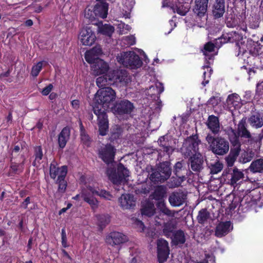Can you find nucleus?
<instances>
[{"mask_svg": "<svg viewBox=\"0 0 263 263\" xmlns=\"http://www.w3.org/2000/svg\"><path fill=\"white\" fill-rule=\"evenodd\" d=\"M228 138L231 144L230 153L225 158L228 167H232L241 151V146L248 147L257 142V140L248 129L247 118L243 117L238 122L236 129L230 127Z\"/></svg>", "mask_w": 263, "mask_h": 263, "instance_id": "f257e3e1", "label": "nucleus"}, {"mask_svg": "<svg viewBox=\"0 0 263 263\" xmlns=\"http://www.w3.org/2000/svg\"><path fill=\"white\" fill-rule=\"evenodd\" d=\"M209 148L212 152L217 156H223L227 154L230 149L229 142L221 136L215 137L208 134L205 137Z\"/></svg>", "mask_w": 263, "mask_h": 263, "instance_id": "f03ea898", "label": "nucleus"}, {"mask_svg": "<svg viewBox=\"0 0 263 263\" xmlns=\"http://www.w3.org/2000/svg\"><path fill=\"white\" fill-rule=\"evenodd\" d=\"M116 98V92L111 87L102 88L95 95L93 106H100L104 109H108L110 103Z\"/></svg>", "mask_w": 263, "mask_h": 263, "instance_id": "7ed1b4c3", "label": "nucleus"}, {"mask_svg": "<svg viewBox=\"0 0 263 263\" xmlns=\"http://www.w3.org/2000/svg\"><path fill=\"white\" fill-rule=\"evenodd\" d=\"M201 141L197 134L192 135L184 139L180 152L184 158H188L197 154L199 150V144Z\"/></svg>", "mask_w": 263, "mask_h": 263, "instance_id": "20e7f679", "label": "nucleus"}, {"mask_svg": "<svg viewBox=\"0 0 263 263\" xmlns=\"http://www.w3.org/2000/svg\"><path fill=\"white\" fill-rule=\"evenodd\" d=\"M106 173L109 180L117 185L126 182L129 176L128 170L121 163L118 165L117 171L114 167H108Z\"/></svg>", "mask_w": 263, "mask_h": 263, "instance_id": "39448f33", "label": "nucleus"}, {"mask_svg": "<svg viewBox=\"0 0 263 263\" xmlns=\"http://www.w3.org/2000/svg\"><path fill=\"white\" fill-rule=\"evenodd\" d=\"M118 62L130 69H137L142 65L139 55L134 51L122 52L117 57Z\"/></svg>", "mask_w": 263, "mask_h": 263, "instance_id": "423d86ee", "label": "nucleus"}, {"mask_svg": "<svg viewBox=\"0 0 263 263\" xmlns=\"http://www.w3.org/2000/svg\"><path fill=\"white\" fill-rule=\"evenodd\" d=\"M107 110L100 106H93V112L97 116L99 134L101 136L106 135L108 131V120L106 112Z\"/></svg>", "mask_w": 263, "mask_h": 263, "instance_id": "0eeeda50", "label": "nucleus"}, {"mask_svg": "<svg viewBox=\"0 0 263 263\" xmlns=\"http://www.w3.org/2000/svg\"><path fill=\"white\" fill-rule=\"evenodd\" d=\"M98 157L106 164H109L114 162L116 149L110 144L103 145L98 151Z\"/></svg>", "mask_w": 263, "mask_h": 263, "instance_id": "6e6552de", "label": "nucleus"}, {"mask_svg": "<svg viewBox=\"0 0 263 263\" xmlns=\"http://www.w3.org/2000/svg\"><path fill=\"white\" fill-rule=\"evenodd\" d=\"M134 108L133 103L126 99L117 101L111 107L112 112L120 115L130 114Z\"/></svg>", "mask_w": 263, "mask_h": 263, "instance_id": "1a4fd4ad", "label": "nucleus"}, {"mask_svg": "<svg viewBox=\"0 0 263 263\" xmlns=\"http://www.w3.org/2000/svg\"><path fill=\"white\" fill-rule=\"evenodd\" d=\"M222 176L226 177L229 184L234 185L237 181L243 178L244 174L242 172L235 167L225 170L223 172Z\"/></svg>", "mask_w": 263, "mask_h": 263, "instance_id": "9d476101", "label": "nucleus"}, {"mask_svg": "<svg viewBox=\"0 0 263 263\" xmlns=\"http://www.w3.org/2000/svg\"><path fill=\"white\" fill-rule=\"evenodd\" d=\"M157 255L160 262L166 261L170 254L168 242L162 238L157 240Z\"/></svg>", "mask_w": 263, "mask_h": 263, "instance_id": "9b49d317", "label": "nucleus"}, {"mask_svg": "<svg viewBox=\"0 0 263 263\" xmlns=\"http://www.w3.org/2000/svg\"><path fill=\"white\" fill-rule=\"evenodd\" d=\"M79 38L82 44L85 46H91L96 39L95 33L88 27H83L81 29Z\"/></svg>", "mask_w": 263, "mask_h": 263, "instance_id": "f8f14e48", "label": "nucleus"}, {"mask_svg": "<svg viewBox=\"0 0 263 263\" xmlns=\"http://www.w3.org/2000/svg\"><path fill=\"white\" fill-rule=\"evenodd\" d=\"M109 73L113 85L120 83L126 85L129 82L127 72L125 69H117Z\"/></svg>", "mask_w": 263, "mask_h": 263, "instance_id": "ddd939ff", "label": "nucleus"}, {"mask_svg": "<svg viewBox=\"0 0 263 263\" xmlns=\"http://www.w3.org/2000/svg\"><path fill=\"white\" fill-rule=\"evenodd\" d=\"M128 241L127 237L119 232H112L106 237V242L112 246L120 245Z\"/></svg>", "mask_w": 263, "mask_h": 263, "instance_id": "4468645a", "label": "nucleus"}, {"mask_svg": "<svg viewBox=\"0 0 263 263\" xmlns=\"http://www.w3.org/2000/svg\"><path fill=\"white\" fill-rule=\"evenodd\" d=\"M91 64L93 73L97 76L106 74L109 68L108 63L100 58L93 60Z\"/></svg>", "mask_w": 263, "mask_h": 263, "instance_id": "2eb2a0df", "label": "nucleus"}, {"mask_svg": "<svg viewBox=\"0 0 263 263\" xmlns=\"http://www.w3.org/2000/svg\"><path fill=\"white\" fill-rule=\"evenodd\" d=\"M187 198V195L182 191L174 192L168 197L170 204L173 206H179L182 205Z\"/></svg>", "mask_w": 263, "mask_h": 263, "instance_id": "dca6fc26", "label": "nucleus"}, {"mask_svg": "<svg viewBox=\"0 0 263 263\" xmlns=\"http://www.w3.org/2000/svg\"><path fill=\"white\" fill-rule=\"evenodd\" d=\"M226 11L225 0H215L212 6V13L214 19L223 17Z\"/></svg>", "mask_w": 263, "mask_h": 263, "instance_id": "f3484780", "label": "nucleus"}, {"mask_svg": "<svg viewBox=\"0 0 263 263\" xmlns=\"http://www.w3.org/2000/svg\"><path fill=\"white\" fill-rule=\"evenodd\" d=\"M189 163L191 168L195 172H200L203 168V164L204 160L202 156L200 153L189 157Z\"/></svg>", "mask_w": 263, "mask_h": 263, "instance_id": "a211bd4d", "label": "nucleus"}, {"mask_svg": "<svg viewBox=\"0 0 263 263\" xmlns=\"http://www.w3.org/2000/svg\"><path fill=\"white\" fill-rule=\"evenodd\" d=\"M120 205L123 210L133 209L136 205V200L134 195L131 194H122L119 198Z\"/></svg>", "mask_w": 263, "mask_h": 263, "instance_id": "6ab92c4d", "label": "nucleus"}, {"mask_svg": "<svg viewBox=\"0 0 263 263\" xmlns=\"http://www.w3.org/2000/svg\"><path fill=\"white\" fill-rule=\"evenodd\" d=\"M66 170L63 169L61 171V176H58L55 183L58 185L57 192L55 193V197H61L65 193L67 186V181L65 180Z\"/></svg>", "mask_w": 263, "mask_h": 263, "instance_id": "aec40b11", "label": "nucleus"}, {"mask_svg": "<svg viewBox=\"0 0 263 263\" xmlns=\"http://www.w3.org/2000/svg\"><path fill=\"white\" fill-rule=\"evenodd\" d=\"M209 1L195 0V5L193 11L198 17L201 18L205 15L208 10Z\"/></svg>", "mask_w": 263, "mask_h": 263, "instance_id": "412c9836", "label": "nucleus"}, {"mask_svg": "<svg viewBox=\"0 0 263 263\" xmlns=\"http://www.w3.org/2000/svg\"><path fill=\"white\" fill-rule=\"evenodd\" d=\"M233 229L230 221L220 222L216 227L215 235L218 237H222L228 234Z\"/></svg>", "mask_w": 263, "mask_h": 263, "instance_id": "4be33fe9", "label": "nucleus"}, {"mask_svg": "<svg viewBox=\"0 0 263 263\" xmlns=\"http://www.w3.org/2000/svg\"><path fill=\"white\" fill-rule=\"evenodd\" d=\"M221 43L219 41H215L214 43L212 42H209L204 44L203 49L202 51L205 57L206 60L212 59L213 56L210 53L213 52L215 48H219L221 46Z\"/></svg>", "mask_w": 263, "mask_h": 263, "instance_id": "5701e85b", "label": "nucleus"}, {"mask_svg": "<svg viewBox=\"0 0 263 263\" xmlns=\"http://www.w3.org/2000/svg\"><path fill=\"white\" fill-rule=\"evenodd\" d=\"M164 87L161 83L156 84L155 86H151L148 89L146 94L153 100L159 99L160 94L163 91Z\"/></svg>", "mask_w": 263, "mask_h": 263, "instance_id": "b1692460", "label": "nucleus"}, {"mask_svg": "<svg viewBox=\"0 0 263 263\" xmlns=\"http://www.w3.org/2000/svg\"><path fill=\"white\" fill-rule=\"evenodd\" d=\"M208 127L211 130L214 135L218 134L220 132V123L219 119L214 115L209 116L208 119Z\"/></svg>", "mask_w": 263, "mask_h": 263, "instance_id": "393cba45", "label": "nucleus"}, {"mask_svg": "<svg viewBox=\"0 0 263 263\" xmlns=\"http://www.w3.org/2000/svg\"><path fill=\"white\" fill-rule=\"evenodd\" d=\"M95 13L97 17L105 18L108 14V4L106 2L98 3L93 7Z\"/></svg>", "mask_w": 263, "mask_h": 263, "instance_id": "a878e982", "label": "nucleus"}, {"mask_svg": "<svg viewBox=\"0 0 263 263\" xmlns=\"http://www.w3.org/2000/svg\"><path fill=\"white\" fill-rule=\"evenodd\" d=\"M163 177L167 180L172 174V167L171 163L168 161H164L160 163L156 167Z\"/></svg>", "mask_w": 263, "mask_h": 263, "instance_id": "bb28decb", "label": "nucleus"}, {"mask_svg": "<svg viewBox=\"0 0 263 263\" xmlns=\"http://www.w3.org/2000/svg\"><path fill=\"white\" fill-rule=\"evenodd\" d=\"M70 135V129L68 126L63 128L58 137V143L60 148H63L69 139Z\"/></svg>", "mask_w": 263, "mask_h": 263, "instance_id": "cd10ccee", "label": "nucleus"}, {"mask_svg": "<svg viewBox=\"0 0 263 263\" xmlns=\"http://www.w3.org/2000/svg\"><path fill=\"white\" fill-rule=\"evenodd\" d=\"M176 228V221L173 219H171L166 222H163L162 232L165 236L167 237H172L175 229Z\"/></svg>", "mask_w": 263, "mask_h": 263, "instance_id": "c85d7f7f", "label": "nucleus"}, {"mask_svg": "<svg viewBox=\"0 0 263 263\" xmlns=\"http://www.w3.org/2000/svg\"><path fill=\"white\" fill-rule=\"evenodd\" d=\"M248 122L252 127L259 128L263 126V117L260 113L256 112L250 116Z\"/></svg>", "mask_w": 263, "mask_h": 263, "instance_id": "c756f323", "label": "nucleus"}, {"mask_svg": "<svg viewBox=\"0 0 263 263\" xmlns=\"http://www.w3.org/2000/svg\"><path fill=\"white\" fill-rule=\"evenodd\" d=\"M172 239V243L175 246H182L185 241L186 238L184 231L181 230H178L174 232Z\"/></svg>", "mask_w": 263, "mask_h": 263, "instance_id": "7c9ffc66", "label": "nucleus"}, {"mask_svg": "<svg viewBox=\"0 0 263 263\" xmlns=\"http://www.w3.org/2000/svg\"><path fill=\"white\" fill-rule=\"evenodd\" d=\"M102 53V49L100 45L96 46L85 54V60L89 63H91L93 60H96L95 57L98 56Z\"/></svg>", "mask_w": 263, "mask_h": 263, "instance_id": "2f4dec72", "label": "nucleus"}, {"mask_svg": "<svg viewBox=\"0 0 263 263\" xmlns=\"http://www.w3.org/2000/svg\"><path fill=\"white\" fill-rule=\"evenodd\" d=\"M64 169L66 170V175L67 174V167L66 165H63L61 167L57 166V164L55 162H53L50 164L49 174L50 176L52 179H55L57 176H60L61 171Z\"/></svg>", "mask_w": 263, "mask_h": 263, "instance_id": "473e14b6", "label": "nucleus"}, {"mask_svg": "<svg viewBox=\"0 0 263 263\" xmlns=\"http://www.w3.org/2000/svg\"><path fill=\"white\" fill-rule=\"evenodd\" d=\"M152 172L149 174V178L154 184L162 183L166 180L157 168H151Z\"/></svg>", "mask_w": 263, "mask_h": 263, "instance_id": "72a5a7b5", "label": "nucleus"}, {"mask_svg": "<svg viewBox=\"0 0 263 263\" xmlns=\"http://www.w3.org/2000/svg\"><path fill=\"white\" fill-rule=\"evenodd\" d=\"M96 84L99 88H104L106 85H113L111 81L110 73L104 74L102 76L98 77L96 79Z\"/></svg>", "mask_w": 263, "mask_h": 263, "instance_id": "f704fd0d", "label": "nucleus"}, {"mask_svg": "<svg viewBox=\"0 0 263 263\" xmlns=\"http://www.w3.org/2000/svg\"><path fill=\"white\" fill-rule=\"evenodd\" d=\"M158 144L161 147V150L166 153L168 155L171 154L174 149L170 145L169 141L166 139L165 136L161 137L158 141Z\"/></svg>", "mask_w": 263, "mask_h": 263, "instance_id": "c9c22d12", "label": "nucleus"}, {"mask_svg": "<svg viewBox=\"0 0 263 263\" xmlns=\"http://www.w3.org/2000/svg\"><path fill=\"white\" fill-rule=\"evenodd\" d=\"M141 211L143 215L151 217L155 213V208L153 203L147 201L143 204Z\"/></svg>", "mask_w": 263, "mask_h": 263, "instance_id": "e433bc0d", "label": "nucleus"}, {"mask_svg": "<svg viewBox=\"0 0 263 263\" xmlns=\"http://www.w3.org/2000/svg\"><path fill=\"white\" fill-rule=\"evenodd\" d=\"M250 171L254 173L263 172V158L254 160L249 166Z\"/></svg>", "mask_w": 263, "mask_h": 263, "instance_id": "4c0bfd02", "label": "nucleus"}, {"mask_svg": "<svg viewBox=\"0 0 263 263\" xmlns=\"http://www.w3.org/2000/svg\"><path fill=\"white\" fill-rule=\"evenodd\" d=\"M114 31V27L110 24L103 25L101 24V25H98V32L103 35L111 36Z\"/></svg>", "mask_w": 263, "mask_h": 263, "instance_id": "58836bf2", "label": "nucleus"}, {"mask_svg": "<svg viewBox=\"0 0 263 263\" xmlns=\"http://www.w3.org/2000/svg\"><path fill=\"white\" fill-rule=\"evenodd\" d=\"M166 194V187L164 185H159L157 186L153 193V198L156 200H162Z\"/></svg>", "mask_w": 263, "mask_h": 263, "instance_id": "ea45409f", "label": "nucleus"}, {"mask_svg": "<svg viewBox=\"0 0 263 263\" xmlns=\"http://www.w3.org/2000/svg\"><path fill=\"white\" fill-rule=\"evenodd\" d=\"M212 219L210 213L206 209H202L198 212L197 220L198 223L204 224L208 220Z\"/></svg>", "mask_w": 263, "mask_h": 263, "instance_id": "a19ab883", "label": "nucleus"}, {"mask_svg": "<svg viewBox=\"0 0 263 263\" xmlns=\"http://www.w3.org/2000/svg\"><path fill=\"white\" fill-rule=\"evenodd\" d=\"M185 165V162L182 160L180 161H178L176 163L174 166V172L175 174L179 178H181L182 180L185 179L186 177L184 175H181L180 172L182 170H184L183 166Z\"/></svg>", "mask_w": 263, "mask_h": 263, "instance_id": "79ce46f5", "label": "nucleus"}, {"mask_svg": "<svg viewBox=\"0 0 263 263\" xmlns=\"http://www.w3.org/2000/svg\"><path fill=\"white\" fill-rule=\"evenodd\" d=\"M190 7L188 4L184 5L182 3H178L173 8L174 12H177L178 14L184 16L189 12Z\"/></svg>", "mask_w": 263, "mask_h": 263, "instance_id": "37998d69", "label": "nucleus"}, {"mask_svg": "<svg viewBox=\"0 0 263 263\" xmlns=\"http://www.w3.org/2000/svg\"><path fill=\"white\" fill-rule=\"evenodd\" d=\"M122 133V130L120 126L115 125L112 127L110 129L109 140L111 142H112L114 140L119 139L121 136Z\"/></svg>", "mask_w": 263, "mask_h": 263, "instance_id": "c03bdc74", "label": "nucleus"}, {"mask_svg": "<svg viewBox=\"0 0 263 263\" xmlns=\"http://www.w3.org/2000/svg\"><path fill=\"white\" fill-rule=\"evenodd\" d=\"M22 158H23V161L21 163H17L15 162H12V158H11V165L10 168L14 173H19L23 172L24 169V164L25 161V158L24 155H22Z\"/></svg>", "mask_w": 263, "mask_h": 263, "instance_id": "a18cd8bd", "label": "nucleus"}, {"mask_svg": "<svg viewBox=\"0 0 263 263\" xmlns=\"http://www.w3.org/2000/svg\"><path fill=\"white\" fill-rule=\"evenodd\" d=\"M81 197L86 202H87L93 210L97 209L98 206V200L93 196H88L87 194L83 193Z\"/></svg>", "mask_w": 263, "mask_h": 263, "instance_id": "49530a36", "label": "nucleus"}, {"mask_svg": "<svg viewBox=\"0 0 263 263\" xmlns=\"http://www.w3.org/2000/svg\"><path fill=\"white\" fill-rule=\"evenodd\" d=\"M89 190L92 193V194L98 195L101 197H103L107 200H110L112 198V195L109 192H107L104 190H101L97 191L93 187L89 186L88 188Z\"/></svg>", "mask_w": 263, "mask_h": 263, "instance_id": "de8ad7c7", "label": "nucleus"}, {"mask_svg": "<svg viewBox=\"0 0 263 263\" xmlns=\"http://www.w3.org/2000/svg\"><path fill=\"white\" fill-rule=\"evenodd\" d=\"M255 156V152L252 149L244 151L241 155L240 160L243 163L250 161Z\"/></svg>", "mask_w": 263, "mask_h": 263, "instance_id": "09e8293b", "label": "nucleus"}, {"mask_svg": "<svg viewBox=\"0 0 263 263\" xmlns=\"http://www.w3.org/2000/svg\"><path fill=\"white\" fill-rule=\"evenodd\" d=\"M240 98L238 95L236 93H232L230 95L227 100L228 105H231L236 107L239 105Z\"/></svg>", "mask_w": 263, "mask_h": 263, "instance_id": "8fccbe9b", "label": "nucleus"}, {"mask_svg": "<svg viewBox=\"0 0 263 263\" xmlns=\"http://www.w3.org/2000/svg\"><path fill=\"white\" fill-rule=\"evenodd\" d=\"M80 129H81V139L82 142L86 145L89 146L90 144V138L88 135L86 133V131L84 129L82 123L80 121Z\"/></svg>", "mask_w": 263, "mask_h": 263, "instance_id": "3c124183", "label": "nucleus"}, {"mask_svg": "<svg viewBox=\"0 0 263 263\" xmlns=\"http://www.w3.org/2000/svg\"><path fill=\"white\" fill-rule=\"evenodd\" d=\"M34 156L35 160L33 162L32 164L35 166L36 162L37 161L39 163H40V161L42 159L43 156L42 148L41 146H37L34 148Z\"/></svg>", "mask_w": 263, "mask_h": 263, "instance_id": "603ef678", "label": "nucleus"}, {"mask_svg": "<svg viewBox=\"0 0 263 263\" xmlns=\"http://www.w3.org/2000/svg\"><path fill=\"white\" fill-rule=\"evenodd\" d=\"M84 16L86 18L88 19L91 23L95 21L97 17L95 13L94 8L91 9L88 7L86 8L84 11Z\"/></svg>", "mask_w": 263, "mask_h": 263, "instance_id": "864d4df0", "label": "nucleus"}, {"mask_svg": "<svg viewBox=\"0 0 263 263\" xmlns=\"http://www.w3.org/2000/svg\"><path fill=\"white\" fill-rule=\"evenodd\" d=\"M98 225L101 228H104L110 222V218L108 215H100L97 216Z\"/></svg>", "mask_w": 263, "mask_h": 263, "instance_id": "5fc2aeb1", "label": "nucleus"}, {"mask_svg": "<svg viewBox=\"0 0 263 263\" xmlns=\"http://www.w3.org/2000/svg\"><path fill=\"white\" fill-rule=\"evenodd\" d=\"M223 168V164L219 162H215L211 164L210 166V173L212 174H216L220 172Z\"/></svg>", "mask_w": 263, "mask_h": 263, "instance_id": "6e6d98bb", "label": "nucleus"}, {"mask_svg": "<svg viewBox=\"0 0 263 263\" xmlns=\"http://www.w3.org/2000/svg\"><path fill=\"white\" fill-rule=\"evenodd\" d=\"M43 62H39L36 64V65L33 66L31 72L32 76L33 77H36L41 70Z\"/></svg>", "mask_w": 263, "mask_h": 263, "instance_id": "4d7b16f0", "label": "nucleus"}, {"mask_svg": "<svg viewBox=\"0 0 263 263\" xmlns=\"http://www.w3.org/2000/svg\"><path fill=\"white\" fill-rule=\"evenodd\" d=\"M240 199L239 197H234L233 199L232 200H231V203L229 204V211H233L238 205V203L240 202Z\"/></svg>", "mask_w": 263, "mask_h": 263, "instance_id": "13d9d810", "label": "nucleus"}, {"mask_svg": "<svg viewBox=\"0 0 263 263\" xmlns=\"http://www.w3.org/2000/svg\"><path fill=\"white\" fill-rule=\"evenodd\" d=\"M11 71L12 69L9 68L7 71L1 73L0 79L6 80L8 82H11L12 81V79L11 78H9L10 75V73L11 72Z\"/></svg>", "mask_w": 263, "mask_h": 263, "instance_id": "bf43d9fd", "label": "nucleus"}, {"mask_svg": "<svg viewBox=\"0 0 263 263\" xmlns=\"http://www.w3.org/2000/svg\"><path fill=\"white\" fill-rule=\"evenodd\" d=\"M256 95L259 98L263 97V81L257 83L256 90Z\"/></svg>", "mask_w": 263, "mask_h": 263, "instance_id": "052dcab7", "label": "nucleus"}, {"mask_svg": "<svg viewBox=\"0 0 263 263\" xmlns=\"http://www.w3.org/2000/svg\"><path fill=\"white\" fill-rule=\"evenodd\" d=\"M213 71L212 69H209V71L206 76V72L204 71L203 73V77L204 79L203 81L202 82V84L205 86L206 84H208L209 82L210 79L211 77V75L212 73V72Z\"/></svg>", "mask_w": 263, "mask_h": 263, "instance_id": "680f3d73", "label": "nucleus"}, {"mask_svg": "<svg viewBox=\"0 0 263 263\" xmlns=\"http://www.w3.org/2000/svg\"><path fill=\"white\" fill-rule=\"evenodd\" d=\"M232 38L230 37L228 34L224 35L223 34L221 37H218L216 39L215 41H219V42H221V46L222 44H225L226 43L231 42Z\"/></svg>", "mask_w": 263, "mask_h": 263, "instance_id": "e2e57ef3", "label": "nucleus"}, {"mask_svg": "<svg viewBox=\"0 0 263 263\" xmlns=\"http://www.w3.org/2000/svg\"><path fill=\"white\" fill-rule=\"evenodd\" d=\"M62 245L64 248H67L68 245L67 243V236L65 229H62L61 231Z\"/></svg>", "mask_w": 263, "mask_h": 263, "instance_id": "0e129e2a", "label": "nucleus"}, {"mask_svg": "<svg viewBox=\"0 0 263 263\" xmlns=\"http://www.w3.org/2000/svg\"><path fill=\"white\" fill-rule=\"evenodd\" d=\"M53 87V85L52 84H49L48 86L42 89L41 91L42 94L43 96H47L51 91Z\"/></svg>", "mask_w": 263, "mask_h": 263, "instance_id": "69168bd1", "label": "nucleus"}, {"mask_svg": "<svg viewBox=\"0 0 263 263\" xmlns=\"http://www.w3.org/2000/svg\"><path fill=\"white\" fill-rule=\"evenodd\" d=\"M161 212L169 217H174L175 214L174 211H171L167 206L163 208Z\"/></svg>", "mask_w": 263, "mask_h": 263, "instance_id": "338daca9", "label": "nucleus"}, {"mask_svg": "<svg viewBox=\"0 0 263 263\" xmlns=\"http://www.w3.org/2000/svg\"><path fill=\"white\" fill-rule=\"evenodd\" d=\"M209 261L211 262H214V260L213 257L211 256L210 255H206L205 258L202 261L200 262H195L193 260H191L189 262V263H209Z\"/></svg>", "mask_w": 263, "mask_h": 263, "instance_id": "774afa93", "label": "nucleus"}]
</instances>
